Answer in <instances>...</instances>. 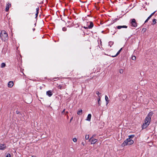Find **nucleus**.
I'll return each instance as SVG.
<instances>
[{
	"mask_svg": "<svg viewBox=\"0 0 157 157\" xmlns=\"http://www.w3.org/2000/svg\"><path fill=\"white\" fill-rule=\"evenodd\" d=\"M153 114V113L152 112H150L148 113L145 120L144 123L142 126V128L144 129L146 128L149 124L150 122L151 118Z\"/></svg>",
	"mask_w": 157,
	"mask_h": 157,
	"instance_id": "f257e3e1",
	"label": "nucleus"
},
{
	"mask_svg": "<svg viewBox=\"0 0 157 157\" xmlns=\"http://www.w3.org/2000/svg\"><path fill=\"white\" fill-rule=\"evenodd\" d=\"M133 136L131 135L129 136V138L126 139L123 143L122 144V146H125L128 145H130L132 144L133 143V141L132 140L131 138H133Z\"/></svg>",
	"mask_w": 157,
	"mask_h": 157,
	"instance_id": "f03ea898",
	"label": "nucleus"
},
{
	"mask_svg": "<svg viewBox=\"0 0 157 157\" xmlns=\"http://www.w3.org/2000/svg\"><path fill=\"white\" fill-rule=\"evenodd\" d=\"M0 37L2 40L4 41H5L6 40L8 39V35L6 31L2 30L1 31Z\"/></svg>",
	"mask_w": 157,
	"mask_h": 157,
	"instance_id": "7ed1b4c3",
	"label": "nucleus"
},
{
	"mask_svg": "<svg viewBox=\"0 0 157 157\" xmlns=\"http://www.w3.org/2000/svg\"><path fill=\"white\" fill-rule=\"evenodd\" d=\"M89 141L91 144H94L98 141V140L92 137L89 139Z\"/></svg>",
	"mask_w": 157,
	"mask_h": 157,
	"instance_id": "20e7f679",
	"label": "nucleus"
},
{
	"mask_svg": "<svg viewBox=\"0 0 157 157\" xmlns=\"http://www.w3.org/2000/svg\"><path fill=\"white\" fill-rule=\"evenodd\" d=\"M87 25H88V28L90 29L92 28L94 26L93 23L92 21L88 22L87 23Z\"/></svg>",
	"mask_w": 157,
	"mask_h": 157,
	"instance_id": "39448f33",
	"label": "nucleus"
},
{
	"mask_svg": "<svg viewBox=\"0 0 157 157\" xmlns=\"http://www.w3.org/2000/svg\"><path fill=\"white\" fill-rule=\"evenodd\" d=\"M131 24L133 27H136L137 26V25L136 22V20L135 19H132Z\"/></svg>",
	"mask_w": 157,
	"mask_h": 157,
	"instance_id": "423d86ee",
	"label": "nucleus"
},
{
	"mask_svg": "<svg viewBox=\"0 0 157 157\" xmlns=\"http://www.w3.org/2000/svg\"><path fill=\"white\" fill-rule=\"evenodd\" d=\"M13 85V82L12 81H10L9 82L8 84V86L9 88L12 87Z\"/></svg>",
	"mask_w": 157,
	"mask_h": 157,
	"instance_id": "0eeeda50",
	"label": "nucleus"
},
{
	"mask_svg": "<svg viewBox=\"0 0 157 157\" xmlns=\"http://www.w3.org/2000/svg\"><path fill=\"white\" fill-rule=\"evenodd\" d=\"M46 94L47 95H48L49 97H50L52 95V93L51 90H49L47 91Z\"/></svg>",
	"mask_w": 157,
	"mask_h": 157,
	"instance_id": "6e6552de",
	"label": "nucleus"
},
{
	"mask_svg": "<svg viewBox=\"0 0 157 157\" xmlns=\"http://www.w3.org/2000/svg\"><path fill=\"white\" fill-rule=\"evenodd\" d=\"M11 6V4L9 3H7L6 8V11H8L9 10V8Z\"/></svg>",
	"mask_w": 157,
	"mask_h": 157,
	"instance_id": "1a4fd4ad",
	"label": "nucleus"
},
{
	"mask_svg": "<svg viewBox=\"0 0 157 157\" xmlns=\"http://www.w3.org/2000/svg\"><path fill=\"white\" fill-rule=\"evenodd\" d=\"M117 28L118 29H120L121 28H127V26L126 25H123V26H118L117 27Z\"/></svg>",
	"mask_w": 157,
	"mask_h": 157,
	"instance_id": "9d476101",
	"label": "nucleus"
},
{
	"mask_svg": "<svg viewBox=\"0 0 157 157\" xmlns=\"http://www.w3.org/2000/svg\"><path fill=\"white\" fill-rule=\"evenodd\" d=\"M91 117V115L90 114H89L88 115L87 117V119H86V121H90V119Z\"/></svg>",
	"mask_w": 157,
	"mask_h": 157,
	"instance_id": "9b49d317",
	"label": "nucleus"
},
{
	"mask_svg": "<svg viewBox=\"0 0 157 157\" xmlns=\"http://www.w3.org/2000/svg\"><path fill=\"white\" fill-rule=\"evenodd\" d=\"M6 147L4 144H2L0 146V149L4 150L6 148Z\"/></svg>",
	"mask_w": 157,
	"mask_h": 157,
	"instance_id": "f8f14e48",
	"label": "nucleus"
},
{
	"mask_svg": "<svg viewBox=\"0 0 157 157\" xmlns=\"http://www.w3.org/2000/svg\"><path fill=\"white\" fill-rule=\"evenodd\" d=\"M122 49V48H121L120 49V50L117 53V54L115 56H112V57H115L117 56L118 55L120 54V52H121V51Z\"/></svg>",
	"mask_w": 157,
	"mask_h": 157,
	"instance_id": "ddd939ff",
	"label": "nucleus"
},
{
	"mask_svg": "<svg viewBox=\"0 0 157 157\" xmlns=\"http://www.w3.org/2000/svg\"><path fill=\"white\" fill-rule=\"evenodd\" d=\"M105 99L106 102V104L107 105L109 103V100H108V98L107 96L105 95Z\"/></svg>",
	"mask_w": 157,
	"mask_h": 157,
	"instance_id": "4468645a",
	"label": "nucleus"
},
{
	"mask_svg": "<svg viewBox=\"0 0 157 157\" xmlns=\"http://www.w3.org/2000/svg\"><path fill=\"white\" fill-rule=\"evenodd\" d=\"M82 111L81 109H79L77 112V114L79 115H81L82 113Z\"/></svg>",
	"mask_w": 157,
	"mask_h": 157,
	"instance_id": "2eb2a0df",
	"label": "nucleus"
},
{
	"mask_svg": "<svg viewBox=\"0 0 157 157\" xmlns=\"http://www.w3.org/2000/svg\"><path fill=\"white\" fill-rule=\"evenodd\" d=\"M96 94L98 95V98H101V93L98 91H97L96 92Z\"/></svg>",
	"mask_w": 157,
	"mask_h": 157,
	"instance_id": "dca6fc26",
	"label": "nucleus"
},
{
	"mask_svg": "<svg viewBox=\"0 0 157 157\" xmlns=\"http://www.w3.org/2000/svg\"><path fill=\"white\" fill-rule=\"evenodd\" d=\"M6 66V64L4 63H2L1 64V67L2 68Z\"/></svg>",
	"mask_w": 157,
	"mask_h": 157,
	"instance_id": "f3484780",
	"label": "nucleus"
},
{
	"mask_svg": "<svg viewBox=\"0 0 157 157\" xmlns=\"http://www.w3.org/2000/svg\"><path fill=\"white\" fill-rule=\"evenodd\" d=\"M156 19H154L153 20L152 23V25H154L156 24Z\"/></svg>",
	"mask_w": 157,
	"mask_h": 157,
	"instance_id": "a211bd4d",
	"label": "nucleus"
},
{
	"mask_svg": "<svg viewBox=\"0 0 157 157\" xmlns=\"http://www.w3.org/2000/svg\"><path fill=\"white\" fill-rule=\"evenodd\" d=\"M39 10V8H37L36 9V17L37 16H38V13Z\"/></svg>",
	"mask_w": 157,
	"mask_h": 157,
	"instance_id": "6ab92c4d",
	"label": "nucleus"
},
{
	"mask_svg": "<svg viewBox=\"0 0 157 157\" xmlns=\"http://www.w3.org/2000/svg\"><path fill=\"white\" fill-rule=\"evenodd\" d=\"M100 100H101V98H98V105L99 106L101 105V102H100Z\"/></svg>",
	"mask_w": 157,
	"mask_h": 157,
	"instance_id": "aec40b11",
	"label": "nucleus"
},
{
	"mask_svg": "<svg viewBox=\"0 0 157 157\" xmlns=\"http://www.w3.org/2000/svg\"><path fill=\"white\" fill-rule=\"evenodd\" d=\"M89 135H86L85 137V139L86 140H87L89 139Z\"/></svg>",
	"mask_w": 157,
	"mask_h": 157,
	"instance_id": "412c9836",
	"label": "nucleus"
},
{
	"mask_svg": "<svg viewBox=\"0 0 157 157\" xmlns=\"http://www.w3.org/2000/svg\"><path fill=\"white\" fill-rule=\"evenodd\" d=\"M155 11L153 13H152L150 15V16L149 17V18H151V17L154 14V13H155Z\"/></svg>",
	"mask_w": 157,
	"mask_h": 157,
	"instance_id": "4be33fe9",
	"label": "nucleus"
},
{
	"mask_svg": "<svg viewBox=\"0 0 157 157\" xmlns=\"http://www.w3.org/2000/svg\"><path fill=\"white\" fill-rule=\"evenodd\" d=\"M113 44V42L112 41H110L109 42V45H110V47L111 46V45Z\"/></svg>",
	"mask_w": 157,
	"mask_h": 157,
	"instance_id": "5701e85b",
	"label": "nucleus"
},
{
	"mask_svg": "<svg viewBox=\"0 0 157 157\" xmlns=\"http://www.w3.org/2000/svg\"><path fill=\"white\" fill-rule=\"evenodd\" d=\"M146 31V29L145 28H143L142 29V32H143L144 33Z\"/></svg>",
	"mask_w": 157,
	"mask_h": 157,
	"instance_id": "b1692460",
	"label": "nucleus"
},
{
	"mask_svg": "<svg viewBox=\"0 0 157 157\" xmlns=\"http://www.w3.org/2000/svg\"><path fill=\"white\" fill-rule=\"evenodd\" d=\"M132 59L133 60H135L136 59V57L135 56H133L132 57Z\"/></svg>",
	"mask_w": 157,
	"mask_h": 157,
	"instance_id": "393cba45",
	"label": "nucleus"
},
{
	"mask_svg": "<svg viewBox=\"0 0 157 157\" xmlns=\"http://www.w3.org/2000/svg\"><path fill=\"white\" fill-rule=\"evenodd\" d=\"M73 140L74 142H76L77 141V140L76 138H74L73 139Z\"/></svg>",
	"mask_w": 157,
	"mask_h": 157,
	"instance_id": "a878e982",
	"label": "nucleus"
},
{
	"mask_svg": "<svg viewBox=\"0 0 157 157\" xmlns=\"http://www.w3.org/2000/svg\"><path fill=\"white\" fill-rule=\"evenodd\" d=\"M58 88H59V89H62V86H61L60 85H59V86H58Z\"/></svg>",
	"mask_w": 157,
	"mask_h": 157,
	"instance_id": "bb28decb",
	"label": "nucleus"
},
{
	"mask_svg": "<svg viewBox=\"0 0 157 157\" xmlns=\"http://www.w3.org/2000/svg\"><path fill=\"white\" fill-rule=\"evenodd\" d=\"M6 157H11V155L9 153H8L6 155Z\"/></svg>",
	"mask_w": 157,
	"mask_h": 157,
	"instance_id": "cd10ccee",
	"label": "nucleus"
},
{
	"mask_svg": "<svg viewBox=\"0 0 157 157\" xmlns=\"http://www.w3.org/2000/svg\"><path fill=\"white\" fill-rule=\"evenodd\" d=\"M65 110V109H64L63 110L62 112L61 113L62 114H63L64 113V112Z\"/></svg>",
	"mask_w": 157,
	"mask_h": 157,
	"instance_id": "c85d7f7f",
	"label": "nucleus"
},
{
	"mask_svg": "<svg viewBox=\"0 0 157 157\" xmlns=\"http://www.w3.org/2000/svg\"><path fill=\"white\" fill-rule=\"evenodd\" d=\"M150 19V18H149V17H148L147 18L146 20L145 21V23H146L148 21V20Z\"/></svg>",
	"mask_w": 157,
	"mask_h": 157,
	"instance_id": "c756f323",
	"label": "nucleus"
},
{
	"mask_svg": "<svg viewBox=\"0 0 157 157\" xmlns=\"http://www.w3.org/2000/svg\"><path fill=\"white\" fill-rule=\"evenodd\" d=\"M120 72L121 73H122L123 72V70H121L120 71Z\"/></svg>",
	"mask_w": 157,
	"mask_h": 157,
	"instance_id": "7c9ffc66",
	"label": "nucleus"
},
{
	"mask_svg": "<svg viewBox=\"0 0 157 157\" xmlns=\"http://www.w3.org/2000/svg\"><path fill=\"white\" fill-rule=\"evenodd\" d=\"M66 28H63V31H65L66 30Z\"/></svg>",
	"mask_w": 157,
	"mask_h": 157,
	"instance_id": "2f4dec72",
	"label": "nucleus"
},
{
	"mask_svg": "<svg viewBox=\"0 0 157 157\" xmlns=\"http://www.w3.org/2000/svg\"><path fill=\"white\" fill-rule=\"evenodd\" d=\"M84 28L85 29H88V27H85V26H84Z\"/></svg>",
	"mask_w": 157,
	"mask_h": 157,
	"instance_id": "473e14b6",
	"label": "nucleus"
},
{
	"mask_svg": "<svg viewBox=\"0 0 157 157\" xmlns=\"http://www.w3.org/2000/svg\"><path fill=\"white\" fill-rule=\"evenodd\" d=\"M82 145H85V143L84 142H82Z\"/></svg>",
	"mask_w": 157,
	"mask_h": 157,
	"instance_id": "72a5a7b5",
	"label": "nucleus"
},
{
	"mask_svg": "<svg viewBox=\"0 0 157 157\" xmlns=\"http://www.w3.org/2000/svg\"><path fill=\"white\" fill-rule=\"evenodd\" d=\"M73 117H71V119H70V122L71 121H72V120L73 119Z\"/></svg>",
	"mask_w": 157,
	"mask_h": 157,
	"instance_id": "f704fd0d",
	"label": "nucleus"
},
{
	"mask_svg": "<svg viewBox=\"0 0 157 157\" xmlns=\"http://www.w3.org/2000/svg\"><path fill=\"white\" fill-rule=\"evenodd\" d=\"M68 113V112L67 111L66 112V113H65V114H67Z\"/></svg>",
	"mask_w": 157,
	"mask_h": 157,
	"instance_id": "c9c22d12",
	"label": "nucleus"
},
{
	"mask_svg": "<svg viewBox=\"0 0 157 157\" xmlns=\"http://www.w3.org/2000/svg\"><path fill=\"white\" fill-rule=\"evenodd\" d=\"M35 30V28H33V31H34Z\"/></svg>",
	"mask_w": 157,
	"mask_h": 157,
	"instance_id": "e433bc0d",
	"label": "nucleus"
},
{
	"mask_svg": "<svg viewBox=\"0 0 157 157\" xmlns=\"http://www.w3.org/2000/svg\"><path fill=\"white\" fill-rule=\"evenodd\" d=\"M31 157H36L35 156H34V155H33Z\"/></svg>",
	"mask_w": 157,
	"mask_h": 157,
	"instance_id": "4c0bfd02",
	"label": "nucleus"
},
{
	"mask_svg": "<svg viewBox=\"0 0 157 157\" xmlns=\"http://www.w3.org/2000/svg\"><path fill=\"white\" fill-rule=\"evenodd\" d=\"M16 113L17 114H18V112H17V111Z\"/></svg>",
	"mask_w": 157,
	"mask_h": 157,
	"instance_id": "58836bf2",
	"label": "nucleus"
},
{
	"mask_svg": "<svg viewBox=\"0 0 157 157\" xmlns=\"http://www.w3.org/2000/svg\"><path fill=\"white\" fill-rule=\"evenodd\" d=\"M67 118H68V116H67Z\"/></svg>",
	"mask_w": 157,
	"mask_h": 157,
	"instance_id": "ea45409f",
	"label": "nucleus"
}]
</instances>
